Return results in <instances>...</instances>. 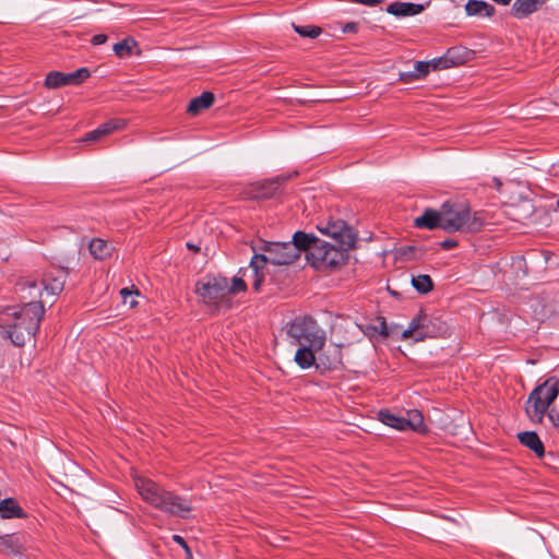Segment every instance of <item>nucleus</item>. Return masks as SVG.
Segmentation results:
<instances>
[{
	"instance_id": "obj_1",
	"label": "nucleus",
	"mask_w": 559,
	"mask_h": 559,
	"mask_svg": "<svg viewBox=\"0 0 559 559\" xmlns=\"http://www.w3.org/2000/svg\"><path fill=\"white\" fill-rule=\"evenodd\" d=\"M290 344L297 346L294 356L296 365L302 369L318 367L317 355L326 344V331L313 317H295L286 326Z\"/></svg>"
},
{
	"instance_id": "obj_2",
	"label": "nucleus",
	"mask_w": 559,
	"mask_h": 559,
	"mask_svg": "<svg viewBox=\"0 0 559 559\" xmlns=\"http://www.w3.org/2000/svg\"><path fill=\"white\" fill-rule=\"evenodd\" d=\"M134 485L141 498L163 513L187 519L193 509L189 499L164 489L147 477H135Z\"/></svg>"
},
{
	"instance_id": "obj_3",
	"label": "nucleus",
	"mask_w": 559,
	"mask_h": 559,
	"mask_svg": "<svg viewBox=\"0 0 559 559\" xmlns=\"http://www.w3.org/2000/svg\"><path fill=\"white\" fill-rule=\"evenodd\" d=\"M68 272L62 267H51L45 272L41 278L43 290L36 283L22 286V290H27L29 296L39 295V300L29 301L23 305L20 310H14L11 314H44L46 307H51L57 296L63 290Z\"/></svg>"
},
{
	"instance_id": "obj_4",
	"label": "nucleus",
	"mask_w": 559,
	"mask_h": 559,
	"mask_svg": "<svg viewBox=\"0 0 559 559\" xmlns=\"http://www.w3.org/2000/svg\"><path fill=\"white\" fill-rule=\"evenodd\" d=\"M264 253H257L251 258L249 267L254 274L253 288L260 289L263 275H260V271L265 266L266 263L274 265L290 264L297 260L294 250L295 247L286 242H264L261 248Z\"/></svg>"
},
{
	"instance_id": "obj_5",
	"label": "nucleus",
	"mask_w": 559,
	"mask_h": 559,
	"mask_svg": "<svg viewBox=\"0 0 559 559\" xmlns=\"http://www.w3.org/2000/svg\"><path fill=\"white\" fill-rule=\"evenodd\" d=\"M195 290L204 304L213 306L217 311H227L234 307L226 277L206 276L198 282Z\"/></svg>"
},
{
	"instance_id": "obj_6",
	"label": "nucleus",
	"mask_w": 559,
	"mask_h": 559,
	"mask_svg": "<svg viewBox=\"0 0 559 559\" xmlns=\"http://www.w3.org/2000/svg\"><path fill=\"white\" fill-rule=\"evenodd\" d=\"M559 394L558 383L546 380L537 385L528 395L525 413L534 424H543L545 414Z\"/></svg>"
},
{
	"instance_id": "obj_7",
	"label": "nucleus",
	"mask_w": 559,
	"mask_h": 559,
	"mask_svg": "<svg viewBox=\"0 0 559 559\" xmlns=\"http://www.w3.org/2000/svg\"><path fill=\"white\" fill-rule=\"evenodd\" d=\"M442 229L448 233L457 230L477 231L483 226V222L472 214L471 210L459 204L444 202L441 206Z\"/></svg>"
},
{
	"instance_id": "obj_8",
	"label": "nucleus",
	"mask_w": 559,
	"mask_h": 559,
	"mask_svg": "<svg viewBox=\"0 0 559 559\" xmlns=\"http://www.w3.org/2000/svg\"><path fill=\"white\" fill-rule=\"evenodd\" d=\"M348 250L320 240L312 248L310 255H307V261L318 271L332 270L345 262Z\"/></svg>"
},
{
	"instance_id": "obj_9",
	"label": "nucleus",
	"mask_w": 559,
	"mask_h": 559,
	"mask_svg": "<svg viewBox=\"0 0 559 559\" xmlns=\"http://www.w3.org/2000/svg\"><path fill=\"white\" fill-rule=\"evenodd\" d=\"M449 325L442 317H414L406 330H403L404 338L423 341L427 337H442L449 333Z\"/></svg>"
},
{
	"instance_id": "obj_10",
	"label": "nucleus",
	"mask_w": 559,
	"mask_h": 559,
	"mask_svg": "<svg viewBox=\"0 0 559 559\" xmlns=\"http://www.w3.org/2000/svg\"><path fill=\"white\" fill-rule=\"evenodd\" d=\"M41 317H14V323L0 328V334L15 346H23L35 335Z\"/></svg>"
},
{
	"instance_id": "obj_11",
	"label": "nucleus",
	"mask_w": 559,
	"mask_h": 559,
	"mask_svg": "<svg viewBox=\"0 0 559 559\" xmlns=\"http://www.w3.org/2000/svg\"><path fill=\"white\" fill-rule=\"evenodd\" d=\"M318 229L321 234L335 240L341 248L353 249L355 247L357 235L342 219L321 222L318 225Z\"/></svg>"
},
{
	"instance_id": "obj_12",
	"label": "nucleus",
	"mask_w": 559,
	"mask_h": 559,
	"mask_svg": "<svg viewBox=\"0 0 559 559\" xmlns=\"http://www.w3.org/2000/svg\"><path fill=\"white\" fill-rule=\"evenodd\" d=\"M321 239L317 238L312 234H307L304 231H296L293 236V241H288L290 246L295 247L294 253L298 259L301 251L306 252V257L310 255L312 248L317 242Z\"/></svg>"
},
{
	"instance_id": "obj_13",
	"label": "nucleus",
	"mask_w": 559,
	"mask_h": 559,
	"mask_svg": "<svg viewBox=\"0 0 559 559\" xmlns=\"http://www.w3.org/2000/svg\"><path fill=\"white\" fill-rule=\"evenodd\" d=\"M414 225L417 228H426L429 230L442 228L441 210L426 209L420 216L415 218Z\"/></svg>"
},
{
	"instance_id": "obj_14",
	"label": "nucleus",
	"mask_w": 559,
	"mask_h": 559,
	"mask_svg": "<svg viewBox=\"0 0 559 559\" xmlns=\"http://www.w3.org/2000/svg\"><path fill=\"white\" fill-rule=\"evenodd\" d=\"M546 0H515L511 12L516 19H524L536 12Z\"/></svg>"
},
{
	"instance_id": "obj_15",
	"label": "nucleus",
	"mask_w": 559,
	"mask_h": 559,
	"mask_svg": "<svg viewBox=\"0 0 559 559\" xmlns=\"http://www.w3.org/2000/svg\"><path fill=\"white\" fill-rule=\"evenodd\" d=\"M424 10L421 4L395 1L386 7V12L395 16H413Z\"/></svg>"
},
{
	"instance_id": "obj_16",
	"label": "nucleus",
	"mask_w": 559,
	"mask_h": 559,
	"mask_svg": "<svg viewBox=\"0 0 559 559\" xmlns=\"http://www.w3.org/2000/svg\"><path fill=\"white\" fill-rule=\"evenodd\" d=\"M465 12L468 16L490 17L496 9L484 0H468L465 4Z\"/></svg>"
},
{
	"instance_id": "obj_17",
	"label": "nucleus",
	"mask_w": 559,
	"mask_h": 559,
	"mask_svg": "<svg viewBox=\"0 0 559 559\" xmlns=\"http://www.w3.org/2000/svg\"><path fill=\"white\" fill-rule=\"evenodd\" d=\"M519 441L530 450H532L538 457L545 455V447L540 438L535 431H523L518 435Z\"/></svg>"
},
{
	"instance_id": "obj_18",
	"label": "nucleus",
	"mask_w": 559,
	"mask_h": 559,
	"mask_svg": "<svg viewBox=\"0 0 559 559\" xmlns=\"http://www.w3.org/2000/svg\"><path fill=\"white\" fill-rule=\"evenodd\" d=\"M214 94L211 92H203L200 96L194 97L190 100L187 112L195 116L202 110L210 108L214 103Z\"/></svg>"
},
{
	"instance_id": "obj_19",
	"label": "nucleus",
	"mask_w": 559,
	"mask_h": 559,
	"mask_svg": "<svg viewBox=\"0 0 559 559\" xmlns=\"http://www.w3.org/2000/svg\"><path fill=\"white\" fill-rule=\"evenodd\" d=\"M385 317H376V324H364V323H357L360 329L364 331V333L369 336L370 338L374 337H386L390 335V331L385 323Z\"/></svg>"
},
{
	"instance_id": "obj_20",
	"label": "nucleus",
	"mask_w": 559,
	"mask_h": 559,
	"mask_svg": "<svg viewBox=\"0 0 559 559\" xmlns=\"http://www.w3.org/2000/svg\"><path fill=\"white\" fill-rule=\"evenodd\" d=\"M287 178L284 176H277L273 179L264 180L259 185L260 191L258 193L259 198H272L281 188L282 183Z\"/></svg>"
},
{
	"instance_id": "obj_21",
	"label": "nucleus",
	"mask_w": 559,
	"mask_h": 559,
	"mask_svg": "<svg viewBox=\"0 0 559 559\" xmlns=\"http://www.w3.org/2000/svg\"><path fill=\"white\" fill-rule=\"evenodd\" d=\"M91 254L97 260H104L111 255L112 247L103 239H93L88 246Z\"/></svg>"
},
{
	"instance_id": "obj_22",
	"label": "nucleus",
	"mask_w": 559,
	"mask_h": 559,
	"mask_svg": "<svg viewBox=\"0 0 559 559\" xmlns=\"http://www.w3.org/2000/svg\"><path fill=\"white\" fill-rule=\"evenodd\" d=\"M45 85L48 88H58L66 85H74V83L70 73L52 71L47 74Z\"/></svg>"
},
{
	"instance_id": "obj_23",
	"label": "nucleus",
	"mask_w": 559,
	"mask_h": 559,
	"mask_svg": "<svg viewBox=\"0 0 559 559\" xmlns=\"http://www.w3.org/2000/svg\"><path fill=\"white\" fill-rule=\"evenodd\" d=\"M0 514L4 519L23 518L24 512L16 501L12 498H7L0 501Z\"/></svg>"
},
{
	"instance_id": "obj_24",
	"label": "nucleus",
	"mask_w": 559,
	"mask_h": 559,
	"mask_svg": "<svg viewBox=\"0 0 559 559\" xmlns=\"http://www.w3.org/2000/svg\"><path fill=\"white\" fill-rule=\"evenodd\" d=\"M22 544L16 534H5L0 536V551L5 554H20Z\"/></svg>"
},
{
	"instance_id": "obj_25",
	"label": "nucleus",
	"mask_w": 559,
	"mask_h": 559,
	"mask_svg": "<svg viewBox=\"0 0 559 559\" xmlns=\"http://www.w3.org/2000/svg\"><path fill=\"white\" fill-rule=\"evenodd\" d=\"M378 415H379V419L382 424H384L391 428H394L396 430H401V431L405 430V424H406L405 417L397 416L386 409L380 411Z\"/></svg>"
},
{
	"instance_id": "obj_26",
	"label": "nucleus",
	"mask_w": 559,
	"mask_h": 559,
	"mask_svg": "<svg viewBox=\"0 0 559 559\" xmlns=\"http://www.w3.org/2000/svg\"><path fill=\"white\" fill-rule=\"evenodd\" d=\"M138 47V43L132 37H127L118 43H116L112 47L114 52L119 58H126L132 55L134 48Z\"/></svg>"
},
{
	"instance_id": "obj_27",
	"label": "nucleus",
	"mask_w": 559,
	"mask_h": 559,
	"mask_svg": "<svg viewBox=\"0 0 559 559\" xmlns=\"http://www.w3.org/2000/svg\"><path fill=\"white\" fill-rule=\"evenodd\" d=\"M453 49H449L443 57L435 58L430 61H427V63H429V70L448 69L456 64V61L453 58Z\"/></svg>"
},
{
	"instance_id": "obj_28",
	"label": "nucleus",
	"mask_w": 559,
	"mask_h": 559,
	"mask_svg": "<svg viewBox=\"0 0 559 559\" xmlns=\"http://www.w3.org/2000/svg\"><path fill=\"white\" fill-rule=\"evenodd\" d=\"M405 430L412 429L415 431L424 430V417L423 414L417 409L407 412V418H405Z\"/></svg>"
},
{
	"instance_id": "obj_29",
	"label": "nucleus",
	"mask_w": 559,
	"mask_h": 559,
	"mask_svg": "<svg viewBox=\"0 0 559 559\" xmlns=\"http://www.w3.org/2000/svg\"><path fill=\"white\" fill-rule=\"evenodd\" d=\"M412 285L420 294H427L433 287L431 277L426 274H419L417 276H413Z\"/></svg>"
},
{
	"instance_id": "obj_30",
	"label": "nucleus",
	"mask_w": 559,
	"mask_h": 559,
	"mask_svg": "<svg viewBox=\"0 0 559 559\" xmlns=\"http://www.w3.org/2000/svg\"><path fill=\"white\" fill-rule=\"evenodd\" d=\"M120 295L122 298V304L128 305L130 310H132L136 307V305H138L136 297L140 295V292L138 288H135L134 286H132L131 288H128V287L122 288L120 290Z\"/></svg>"
},
{
	"instance_id": "obj_31",
	"label": "nucleus",
	"mask_w": 559,
	"mask_h": 559,
	"mask_svg": "<svg viewBox=\"0 0 559 559\" xmlns=\"http://www.w3.org/2000/svg\"><path fill=\"white\" fill-rule=\"evenodd\" d=\"M294 31L301 37L316 38L321 34V28L313 25H296L293 24Z\"/></svg>"
},
{
	"instance_id": "obj_32",
	"label": "nucleus",
	"mask_w": 559,
	"mask_h": 559,
	"mask_svg": "<svg viewBox=\"0 0 559 559\" xmlns=\"http://www.w3.org/2000/svg\"><path fill=\"white\" fill-rule=\"evenodd\" d=\"M124 126V122L122 120H119V119H112V120H109L105 123H102L99 127H97V131L100 135V138L109 134L110 132L115 131V130H119L121 128H123Z\"/></svg>"
},
{
	"instance_id": "obj_33",
	"label": "nucleus",
	"mask_w": 559,
	"mask_h": 559,
	"mask_svg": "<svg viewBox=\"0 0 559 559\" xmlns=\"http://www.w3.org/2000/svg\"><path fill=\"white\" fill-rule=\"evenodd\" d=\"M228 289L230 290L231 304H235V296L238 293H245L247 289V285L245 281L240 277H233L231 284L228 283Z\"/></svg>"
},
{
	"instance_id": "obj_34",
	"label": "nucleus",
	"mask_w": 559,
	"mask_h": 559,
	"mask_svg": "<svg viewBox=\"0 0 559 559\" xmlns=\"http://www.w3.org/2000/svg\"><path fill=\"white\" fill-rule=\"evenodd\" d=\"M319 360L321 361V364L324 366V367H328L329 369L331 368H335L336 365L341 364V360H342V353H341V349L340 348H335L334 350V355H333V358L332 360L328 359L326 361L323 360V358L321 356H319Z\"/></svg>"
},
{
	"instance_id": "obj_35",
	"label": "nucleus",
	"mask_w": 559,
	"mask_h": 559,
	"mask_svg": "<svg viewBox=\"0 0 559 559\" xmlns=\"http://www.w3.org/2000/svg\"><path fill=\"white\" fill-rule=\"evenodd\" d=\"M414 73L417 79H423L429 73V63L427 61H417L414 66Z\"/></svg>"
},
{
	"instance_id": "obj_36",
	"label": "nucleus",
	"mask_w": 559,
	"mask_h": 559,
	"mask_svg": "<svg viewBox=\"0 0 559 559\" xmlns=\"http://www.w3.org/2000/svg\"><path fill=\"white\" fill-rule=\"evenodd\" d=\"M74 84H79L90 76V71L86 68H80L73 72H70Z\"/></svg>"
},
{
	"instance_id": "obj_37",
	"label": "nucleus",
	"mask_w": 559,
	"mask_h": 559,
	"mask_svg": "<svg viewBox=\"0 0 559 559\" xmlns=\"http://www.w3.org/2000/svg\"><path fill=\"white\" fill-rule=\"evenodd\" d=\"M545 417L549 421V424L559 429V411L556 408H548L547 413L545 414Z\"/></svg>"
},
{
	"instance_id": "obj_38",
	"label": "nucleus",
	"mask_w": 559,
	"mask_h": 559,
	"mask_svg": "<svg viewBox=\"0 0 559 559\" xmlns=\"http://www.w3.org/2000/svg\"><path fill=\"white\" fill-rule=\"evenodd\" d=\"M399 79H400V81L405 82V83L412 82L414 80H418L417 76L415 75L414 71L400 72Z\"/></svg>"
},
{
	"instance_id": "obj_39",
	"label": "nucleus",
	"mask_w": 559,
	"mask_h": 559,
	"mask_svg": "<svg viewBox=\"0 0 559 559\" xmlns=\"http://www.w3.org/2000/svg\"><path fill=\"white\" fill-rule=\"evenodd\" d=\"M100 138L97 129L86 133V135L82 139L83 142H94V141H98Z\"/></svg>"
},
{
	"instance_id": "obj_40",
	"label": "nucleus",
	"mask_w": 559,
	"mask_h": 559,
	"mask_svg": "<svg viewBox=\"0 0 559 559\" xmlns=\"http://www.w3.org/2000/svg\"><path fill=\"white\" fill-rule=\"evenodd\" d=\"M108 37L107 35L105 34H97V35H94L91 39V43L94 45V46H98V45H103L107 41Z\"/></svg>"
},
{
	"instance_id": "obj_41",
	"label": "nucleus",
	"mask_w": 559,
	"mask_h": 559,
	"mask_svg": "<svg viewBox=\"0 0 559 559\" xmlns=\"http://www.w3.org/2000/svg\"><path fill=\"white\" fill-rule=\"evenodd\" d=\"M456 245H457V242L453 239H445L440 243L441 248L447 249V250L454 248Z\"/></svg>"
},
{
	"instance_id": "obj_42",
	"label": "nucleus",
	"mask_w": 559,
	"mask_h": 559,
	"mask_svg": "<svg viewBox=\"0 0 559 559\" xmlns=\"http://www.w3.org/2000/svg\"><path fill=\"white\" fill-rule=\"evenodd\" d=\"M356 29H357V23H354V22H349V23L345 24L343 27L344 33H354V32H356Z\"/></svg>"
},
{
	"instance_id": "obj_43",
	"label": "nucleus",
	"mask_w": 559,
	"mask_h": 559,
	"mask_svg": "<svg viewBox=\"0 0 559 559\" xmlns=\"http://www.w3.org/2000/svg\"><path fill=\"white\" fill-rule=\"evenodd\" d=\"M173 539L180 546H182L183 548L188 549V546H187V543L185 542V539L179 536V535H174Z\"/></svg>"
},
{
	"instance_id": "obj_44",
	"label": "nucleus",
	"mask_w": 559,
	"mask_h": 559,
	"mask_svg": "<svg viewBox=\"0 0 559 559\" xmlns=\"http://www.w3.org/2000/svg\"><path fill=\"white\" fill-rule=\"evenodd\" d=\"M492 182L495 183V187L499 190L502 186V182L499 178H493Z\"/></svg>"
},
{
	"instance_id": "obj_45",
	"label": "nucleus",
	"mask_w": 559,
	"mask_h": 559,
	"mask_svg": "<svg viewBox=\"0 0 559 559\" xmlns=\"http://www.w3.org/2000/svg\"><path fill=\"white\" fill-rule=\"evenodd\" d=\"M414 249H415L414 247H407V248H406V250H404V253L406 254V253H407V251H409V252H411V251H413Z\"/></svg>"
},
{
	"instance_id": "obj_46",
	"label": "nucleus",
	"mask_w": 559,
	"mask_h": 559,
	"mask_svg": "<svg viewBox=\"0 0 559 559\" xmlns=\"http://www.w3.org/2000/svg\"><path fill=\"white\" fill-rule=\"evenodd\" d=\"M187 246H188L189 249H195V250L198 249V248H195L194 246H192L190 243H188Z\"/></svg>"
}]
</instances>
